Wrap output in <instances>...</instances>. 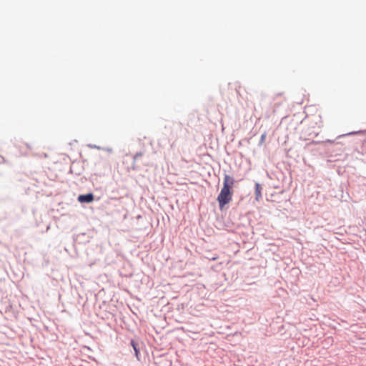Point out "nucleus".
<instances>
[{
  "label": "nucleus",
  "mask_w": 366,
  "mask_h": 366,
  "mask_svg": "<svg viewBox=\"0 0 366 366\" xmlns=\"http://www.w3.org/2000/svg\"><path fill=\"white\" fill-rule=\"evenodd\" d=\"M234 184V178L229 174H225L224 177L223 187L217 197V202L221 210L224 209L226 204L231 202L233 195Z\"/></svg>",
  "instance_id": "f257e3e1"
},
{
  "label": "nucleus",
  "mask_w": 366,
  "mask_h": 366,
  "mask_svg": "<svg viewBox=\"0 0 366 366\" xmlns=\"http://www.w3.org/2000/svg\"><path fill=\"white\" fill-rule=\"evenodd\" d=\"M94 200V195L92 193L87 194H81L78 197V201L79 202H92Z\"/></svg>",
  "instance_id": "f03ea898"
},
{
  "label": "nucleus",
  "mask_w": 366,
  "mask_h": 366,
  "mask_svg": "<svg viewBox=\"0 0 366 366\" xmlns=\"http://www.w3.org/2000/svg\"><path fill=\"white\" fill-rule=\"evenodd\" d=\"M262 188L260 185L257 183L255 185V194H256V199L258 200L262 197V192H261Z\"/></svg>",
  "instance_id": "7ed1b4c3"
},
{
  "label": "nucleus",
  "mask_w": 366,
  "mask_h": 366,
  "mask_svg": "<svg viewBox=\"0 0 366 366\" xmlns=\"http://www.w3.org/2000/svg\"><path fill=\"white\" fill-rule=\"evenodd\" d=\"M131 345L135 351L136 356L137 357L139 354V350L137 348V344L133 340L131 341Z\"/></svg>",
  "instance_id": "20e7f679"
},
{
  "label": "nucleus",
  "mask_w": 366,
  "mask_h": 366,
  "mask_svg": "<svg viewBox=\"0 0 366 366\" xmlns=\"http://www.w3.org/2000/svg\"><path fill=\"white\" fill-rule=\"evenodd\" d=\"M264 138H265V134L262 135V137H261L262 142L264 141Z\"/></svg>",
  "instance_id": "39448f33"
},
{
  "label": "nucleus",
  "mask_w": 366,
  "mask_h": 366,
  "mask_svg": "<svg viewBox=\"0 0 366 366\" xmlns=\"http://www.w3.org/2000/svg\"><path fill=\"white\" fill-rule=\"evenodd\" d=\"M217 259V257H213L212 258V260H216Z\"/></svg>",
  "instance_id": "423d86ee"
}]
</instances>
